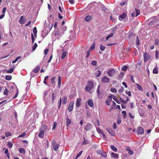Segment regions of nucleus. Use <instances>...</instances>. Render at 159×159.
I'll return each mask as SVG.
<instances>
[{"instance_id":"obj_44","label":"nucleus","mask_w":159,"mask_h":159,"mask_svg":"<svg viewBox=\"0 0 159 159\" xmlns=\"http://www.w3.org/2000/svg\"><path fill=\"white\" fill-rule=\"evenodd\" d=\"M52 26H53L52 24H49L48 25V26L47 27V28H48V29H49V31H50L51 30L52 28Z\"/></svg>"},{"instance_id":"obj_32","label":"nucleus","mask_w":159,"mask_h":159,"mask_svg":"<svg viewBox=\"0 0 159 159\" xmlns=\"http://www.w3.org/2000/svg\"><path fill=\"white\" fill-rule=\"evenodd\" d=\"M100 154L103 157L106 158L107 157L106 153L104 152H101Z\"/></svg>"},{"instance_id":"obj_19","label":"nucleus","mask_w":159,"mask_h":159,"mask_svg":"<svg viewBox=\"0 0 159 159\" xmlns=\"http://www.w3.org/2000/svg\"><path fill=\"white\" fill-rule=\"evenodd\" d=\"M67 102V98L64 96L62 98V104L63 105L66 104Z\"/></svg>"},{"instance_id":"obj_48","label":"nucleus","mask_w":159,"mask_h":159,"mask_svg":"<svg viewBox=\"0 0 159 159\" xmlns=\"http://www.w3.org/2000/svg\"><path fill=\"white\" fill-rule=\"evenodd\" d=\"M116 29H117V27H114L111 29V30H112V31L113 32V34H115L116 33Z\"/></svg>"},{"instance_id":"obj_54","label":"nucleus","mask_w":159,"mask_h":159,"mask_svg":"<svg viewBox=\"0 0 159 159\" xmlns=\"http://www.w3.org/2000/svg\"><path fill=\"white\" fill-rule=\"evenodd\" d=\"M155 44L157 45H159V40L158 39H156L155 40Z\"/></svg>"},{"instance_id":"obj_31","label":"nucleus","mask_w":159,"mask_h":159,"mask_svg":"<svg viewBox=\"0 0 159 159\" xmlns=\"http://www.w3.org/2000/svg\"><path fill=\"white\" fill-rule=\"evenodd\" d=\"M4 88H5L6 89H4V92H3V94L4 95H8V93L9 91L6 88V87H4Z\"/></svg>"},{"instance_id":"obj_56","label":"nucleus","mask_w":159,"mask_h":159,"mask_svg":"<svg viewBox=\"0 0 159 159\" xmlns=\"http://www.w3.org/2000/svg\"><path fill=\"white\" fill-rule=\"evenodd\" d=\"M100 49L102 51H103L105 50V47L104 46H102V45H100Z\"/></svg>"},{"instance_id":"obj_30","label":"nucleus","mask_w":159,"mask_h":159,"mask_svg":"<svg viewBox=\"0 0 159 159\" xmlns=\"http://www.w3.org/2000/svg\"><path fill=\"white\" fill-rule=\"evenodd\" d=\"M111 149L114 152H116L117 151V149L114 145H111Z\"/></svg>"},{"instance_id":"obj_55","label":"nucleus","mask_w":159,"mask_h":159,"mask_svg":"<svg viewBox=\"0 0 159 159\" xmlns=\"http://www.w3.org/2000/svg\"><path fill=\"white\" fill-rule=\"evenodd\" d=\"M128 67L126 66H124L122 68V70L124 71H125L127 70Z\"/></svg>"},{"instance_id":"obj_51","label":"nucleus","mask_w":159,"mask_h":159,"mask_svg":"<svg viewBox=\"0 0 159 159\" xmlns=\"http://www.w3.org/2000/svg\"><path fill=\"white\" fill-rule=\"evenodd\" d=\"M49 78V76H46L45 77V78H44V81H43V83L46 84H47V83L46 82V80L48 79Z\"/></svg>"},{"instance_id":"obj_23","label":"nucleus","mask_w":159,"mask_h":159,"mask_svg":"<svg viewBox=\"0 0 159 159\" xmlns=\"http://www.w3.org/2000/svg\"><path fill=\"white\" fill-rule=\"evenodd\" d=\"M40 67L39 66H37L34 68V72L35 73H37L40 70Z\"/></svg>"},{"instance_id":"obj_8","label":"nucleus","mask_w":159,"mask_h":159,"mask_svg":"<svg viewBox=\"0 0 159 159\" xmlns=\"http://www.w3.org/2000/svg\"><path fill=\"white\" fill-rule=\"evenodd\" d=\"M110 79L107 77V76H105L102 79V81L103 83H107L109 82Z\"/></svg>"},{"instance_id":"obj_14","label":"nucleus","mask_w":159,"mask_h":159,"mask_svg":"<svg viewBox=\"0 0 159 159\" xmlns=\"http://www.w3.org/2000/svg\"><path fill=\"white\" fill-rule=\"evenodd\" d=\"M144 130L143 128L139 127L138 128V132L139 134H142L144 133Z\"/></svg>"},{"instance_id":"obj_38","label":"nucleus","mask_w":159,"mask_h":159,"mask_svg":"<svg viewBox=\"0 0 159 159\" xmlns=\"http://www.w3.org/2000/svg\"><path fill=\"white\" fill-rule=\"evenodd\" d=\"M112 93H116L117 92V90L115 88H112L110 89Z\"/></svg>"},{"instance_id":"obj_50","label":"nucleus","mask_w":159,"mask_h":159,"mask_svg":"<svg viewBox=\"0 0 159 159\" xmlns=\"http://www.w3.org/2000/svg\"><path fill=\"white\" fill-rule=\"evenodd\" d=\"M97 132L99 133L102 134V133L103 132L102 130L100 129V128H98L97 129Z\"/></svg>"},{"instance_id":"obj_59","label":"nucleus","mask_w":159,"mask_h":159,"mask_svg":"<svg viewBox=\"0 0 159 159\" xmlns=\"http://www.w3.org/2000/svg\"><path fill=\"white\" fill-rule=\"evenodd\" d=\"M156 57L157 59H158L159 58V55L158 53V51H156L155 52Z\"/></svg>"},{"instance_id":"obj_16","label":"nucleus","mask_w":159,"mask_h":159,"mask_svg":"<svg viewBox=\"0 0 159 159\" xmlns=\"http://www.w3.org/2000/svg\"><path fill=\"white\" fill-rule=\"evenodd\" d=\"M6 8L5 7L3 8L2 11V15L0 16V19H2L5 16V13L6 12Z\"/></svg>"},{"instance_id":"obj_5","label":"nucleus","mask_w":159,"mask_h":159,"mask_svg":"<svg viewBox=\"0 0 159 159\" xmlns=\"http://www.w3.org/2000/svg\"><path fill=\"white\" fill-rule=\"evenodd\" d=\"M52 143L54 150L57 151L59 148V144L57 143L54 140H52Z\"/></svg>"},{"instance_id":"obj_42","label":"nucleus","mask_w":159,"mask_h":159,"mask_svg":"<svg viewBox=\"0 0 159 159\" xmlns=\"http://www.w3.org/2000/svg\"><path fill=\"white\" fill-rule=\"evenodd\" d=\"M21 58V57H20V56H18V57H16V59L15 60H13L12 61V63H15V62H16V61H17L20 58Z\"/></svg>"},{"instance_id":"obj_39","label":"nucleus","mask_w":159,"mask_h":159,"mask_svg":"<svg viewBox=\"0 0 159 159\" xmlns=\"http://www.w3.org/2000/svg\"><path fill=\"white\" fill-rule=\"evenodd\" d=\"M137 88L140 91H142L143 89L138 84H136Z\"/></svg>"},{"instance_id":"obj_37","label":"nucleus","mask_w":159,"mask_h":159,"mask_svg":"<svg viewBox=\"0 0 159 159\" xmlns=\"http://www.w3.org/2000/svg\"><path fill=\"white\" fill-rule=\"evenodd\" d=\"M126 100H123L122 102V103L123 104H126L127 102L129 100V98L127 96H126Z\"/></svg>"},{"instance_id":"obj_52","label":"nucleus","mask_w":159,"mask_h":159,"mask_svg":"<svg viewBox=\"0 0 159 159\" xmlns=\"http://www.w3.org/2000/svg\"><path fill=\"white\" fill-rule=\"evenodd\" d=\"M84 142L83 143V144L85 145V144L89 143V142L88 141L86 140L85 139L84 137Z\"/></svg>"},{"instance_id":"obj_36","label":"nucleus","mask_w":159,"mask_h":159,"mask_svg":"<svg viewBox=\"0 0 159 159\" xmlns=\"http://www.w3.org/2000/svg\"><path fill=\"white\" fill-rule=\"evenodd\" d=\"M95 43L94 42L92 44V45L91 47H90V48H89V50H92L93 49H94L95 48Z\"/></svg>"},{"instance_id":"obj_26","label":"nucleus","mask_w":159,"mask_h":159,"mask_svg":"<svg viewBox=\"0 0 159 159\" xmlns=\"http://www.w3.org/2000/svg\"><path fill=\"white\" fill-rule=\"evenodd\" d=\"M19 93V91L18 88L16 89V93L15 95L12 98V99H15L16 98V97L17 96V95Z\"/></svg>"},{"instance_id":"obj_10","label":"nucleus","mask_w":159,"mask_h":159,"mask_svg":"<svg viewBox=\"0 0 159 159\" xmlns=\"http://www.w3.org/2000/svg\"><path fill=\"white\" fill-rule=\"evenodd\" d=\"M144 61L146 62L149 60L150 57L149 55L147 53L145 52L144 53Z\"/></svg>"},{"instance_id":"obj_4","label":"nucleus","mask_w":159,"mask_h":159,"mask_svg":"<svg viewBox=\"0 0 159 159\" xmlns=\"http://www.w3.org/2000/svg\"><path fill=\"white\" fill-rule=\"evenodd\" d=\"M55 35L57 36L58 39L63 34V31L62 30H60V29H58L54 31Z\"/></svg>"},{"instance_id":"obj_11","label":"nucleus","mask_w":159,"mask_h":159,"mask_svg":"<svg viewBox=\"0 0 159 159\" xmlns=\"http://www.w3.org/2000/svg\"><path fill=\"white\" fill-rule=\"evenodd\" d=\"M106 130L111 135L114 136L116 135L115 133L111 129L107 128Z\"/></svg>"},{"instance_id":"obj_6","label":"nucleus","mask_w":159,"mask_h":159,"mask_svg":"<svg viewBox=\"0 0 159 159\" xmlns=\"http://www.w3.org/2000/svg\"><path fill=\"white\" fill-rule=\"evenodd\" d=\"M107 73L109 76L112 77L115 75V71L114 69H110L107 71Z\"/></svg>"},{"instance_id":"obj_18","label":"nucleus","mask_w":159,"mask_h":159,"mask_svg":"<svg viewBox=\"0 0 159 159\" xmlns=\"http://www.w3.org/2000/svg\"><path fill=\"white\" fill-rule=\"evenodd\" d=\"M48 94V92L47 91H46L44 92L43 94V100L45 101V103L48 101V100L47 98H46L45 97Z\"/></svg>"},{"instance_id":"obj_57","label":"nucleus","mask_w":159,"mask_h":159,"mask_svg":"<svg viewBox=\"0 0 159 159\" xmlns=\"http://www.w3.org/2000/svg\"><path fill=\"white\" fill-rule=\"evenodd\" d=\"M91 64L93 66H96L97 64V62L95 60L92 61L91 62Z\"/></svg>"},{"instance_id":"obj_7","label":"nucleus","mask_w":159,"mask_h":159,"mask_svg":"<svg viewBox=\"0 0 159 159\" xmlns=\"http://www.w3.org/2000/svg\"><path fill=\"white\" fill-rule=\"evenodd\" d=\"M74 104V103L73 102H70L69 105L68 107V112H70L73 109Z\"/></svg>"},{"instance_id":"obj_25","label":"nucleus","mask_w":159,"mask_h":159,"mask_svg":"<svg viewBox=\"0 0 159 159\" xmlns=\"http://www.w3.org/2000/svg\"><path fill=\"white\" fill-rule=\"evenodd\" d=\"M101 71L98 70L95 72V76L96 77H98L101 75Z\"/></svg>"},{"instance_id":"obj_46","label":"nucleus","mask_w":159,"mask_h":159,"mask_svg":"<svg viewBox=\"0 0 159 159\" xmlns=\"http://www.w3.org/2000/svg\"><path fill=\"white\" fill-rule=\"evenodd\" d=\"M37 46H38V45L37 44V43H35L34 44V45L32 48V51H34L36 49Z\"/></svg>"},{"instance_id":"obj_43","label":"nucleus","mask_w":159,"mask_h":159,"mask_svg":"<svg viewBox=\"0 0 159 159\" xmlns=\"http://www.w3.org/2000/svg\"><path fill=\"white\" fill-rule=\"evenodd\" d=\"M14 70V68H11L9 70L7 71V73H11L13 72Z\"/></svg>"},{"instance_id":"obj_33","label":"nucleus","mask_w":159,"mask_h":159,"mask_svg":"<svg viewBox=\"0 0 159 159\" xmlns=\"http://www.w3.org/2000/svg\"><path fill=\"white\" fill-rule=\"evenodd\" d=\"M61 80L60 76H58V86L60 88L61 85Z\"/></svg>"},{"instance_id":"obj_24","label":"nucleus","mask_w":159,"mask_h":159,"mask_svg":"<svg viewBox=\"0 0 159 159\" xmlns=\"http://www.w3.org/2000/svg\"><path fill=\"white\" fill-rule=\"evenodd\" d=\"M33 31L35 37H36L37 36V28L36 27H34L33 29Z\"/></svg>"},{"instance_id":"obj_29","label":"nucleus","mask_w":159,"mask_h":159,"mask_svg":"<svg viewBox=\"0 0 159 159\" xmlns=\"http://www.w3.org/2000/svg\"><path fill=\"white\" fill-rule=\"evenodd\" d=\"M111 155L112 157L114 158H117L118 157V154L116 153H115L114 152H112L111 153Z\"/></svg>"},{"instance_id":"obj_22","label":"nucleus","mask_w":159,"mask_h":159,"mask_svg":"<svg viewBox=\"0 0 159 159\" xmlns=\"http://www.w3.org/2000/svg\"><path fill=\"white\" fill-rule=\"evenodd\" d=\"M88 105L90 107H93V101L91 99H89L88 101Z\"/></svg>"},{"instance_id":"obj_63","label":"nucleus","mask_w":159,"mask_h":159,"mask_svg":"<svg viewBox=\"0 0 159 159\" xmlns=\"http://www.w3.org/2000/svg\"><path fill=\"white\" fill-rule=\"evenodd\" d=\"M66 28L65 27H62L61 29H60V30H62V31H63V34L64 33V32L66 30Z\"/></svg>"},{"instance_id":"obj_64","label":"nucleus","mask_w":159,"mask_h":159,"mask_svg":"<svg viewBox=\"0 0 159 159\" xmlns=\"http://www.w3.org/2000/svg\"><path fill=\"white\" fill-rule=\"evenodd\" d=\"M128 153H129L131 155H132L133 153H134V152L132 150H130L129 151H128Z\"/></svg>"},{"instance_id":"obj_34","label":"nucleus","mask_w":159,"mask_h":159,"mask_svg":"<svg viewBox=\"0 0 159 159\" xmlns=\"http://www.w3.org/2000/svg\"><path fill=\"white\" fill-rule=\"evenodd\" d=\"M135 11H136V15L135 16L137 17L138 16H139L140 14V11L139 10H138L137 9H135Z\"/></svg>"},{"instance_id":"obj_2","label":"nucleus","mask_w":159,"mask_h":159,"mask_svg":"<svg viewBox=\"0 0 159 159\" xmlns=\"http://www.w3.org/2000/svg\"><path fill=\"white\" fill-rule=\"evenodd\" d=\"M88 85L85 88V90L86 91L89 92L94 87V83L92 81H89L88 82Z\"/></svg>"},{"instance_id":"obj_60","label":"nucleus","mask_w":159,"mask_h":159,"mask_svg":"<svg viewBox=\"0 0 159 159\" xmlns=\"http://www.w3.org/2000/svg\"><path fill=\"white\" fill-rule=\"evenodd\" d=\"M31 39H32V43H34V35H33V33L31 34Z\"/></svg>"},{"instance_id":"obj_58","label":"nucleus","mask_w":159,"mask_h":159,"mask_svg":"<svg viewBox=\"0 0 159 159\" xmlns=\"http://www.w3.org/2000/svg\"><path fill=\"white\" fill-rule=\"evenodd\" d=\"M26 134V133L25 132H24L22 134H20V135L19 136V137H23L25 136V135Z\"/></svg>"},{"instance_id":"obj_62","label":"nucleus","mask_w":159,"mask_h":159,"mask_svg":"<svg viewBox=\"0 0 159 159\" xmlns=\"http://www.w3.org/2000/svg\"><path fill=\"white\" fill-rule=\"evenodd\" d=\"M82 152H83L82 151H81L80 152L76 155L77 157H79L81 156V154H82Z\"/></svg>"},{"instance_id":"obj_40","label":"nucleus","mask_w":159,"mask_h":159,"mask_svg":"<svg viewBox=\"0 0 159 159\" xmlns=\"http://www.w3.org/2000/svg\"><path fill=\"white\" fill-rule=\"evenodd\" d=\"M12 143L11 142H8L7 143V146L9 148H11L12 147Z\"/></svg>"},{"instance_id":"obj_9","label":"nucleus","mask_w":159,"mask_h":159,"mask_svg":"<svg viewBox=\"0 0 159 159\" xmlns=\"http://www.w3.org/2000/svg\"><path fill=\"white\" fill-rule=\"evenodd\" d=\"M92 127V124L90 123H88L84 127V129L86 131H88V130L90 129Z\"/></svg>"},{"instance_id":"obj_3","label":"nucleus","mask_w":159,"mask_h":159,"mask_svg":"<svg viewBox=\"0 0 159 159\" xmlns=\"http://www.w3.org/2000/svg\"><path fill=\"white\" fill-rule=\"evenodd\" d=\"M49 96V98H51V104H53L56 98V93H54L53 92H51Z\"/></svg>"},{"instance_id":"obj_49","label":"nucleus","mask_w":159,"mask_h":159,"mask_svg":"<svg viewBox=\"0 0 159 159\" xmlns=\"http://www.w3.org/2000/svg\"><path fill=\"white\" fill-rule=\"evenodd\" d=\"M55 78H56V77H52V78L51 79V83L53 84H55Z\"/></svg>"},{"instance_id":"obj_47","label":"nucleus","mask_w":159,"mask_h":159,"mask_svg":"<svg viewBox=\"0 0 159 159\" xmlns=\"http://www.w3.org/2000/svg\"><path fill=\"white\" fill-rule=\"evenodd\" d=\"M66 53H67L66 52H63L62 54V57H61L62 59H63L65 57H66Z\"/></svg>"},{"instance_id":"obj_35","label":"nucleus","mask_w":159,"mask_h":159,"mask_svg":"<svg viewBox=\"0 0 159 159\" xmlns=\"http://www.w3.org/2000/svg\"><path fill=\"white\" fill-rule=\"evenodd\" d=\"M158 68L156 67L153 70V73L154 74H157L158 73Z\"/></svg>"},{"instance_id":"obj_17","label":"nucleus","mask_w":159,"mask_h":159,"mask_svg":"<svg viewBox=\"0 0 159 159\" xmlns=\"http://www.w3.org/2000/svg\"><path fill=\"white\" fill-rule=\"evenodd\" d=\"M19 22L21 24H23L25 23L24 17L23 16H22L20 17L19 20Z\"/></svg>"},{"instance_id":"obj_53","label":"nucleus","mask_w":159,"mask_h":159,"mask_svg":"<svg viewBox=\"0 0 159 159\" xmlns=\"http://www.w3.org/2000/svg\"><path fill=\"white\" fill-rule=\"evenodd\" d=\"M121 113L123 115V117L124 118H125L126 117V111H123L121 112Z\"/></svg>"},{"instance_id":"obj_15","label":"nucleus","mask_w":159,"mask_h":159,"mask_svg":"<svg viewBox=\"0 0 159 159\" xmlns=\"http://www.w3.org/2000/svg\"><path fill=\"white\" fill-rule=\"evenodd\" d=\"M112 101V98L111 96H109L108 97L107 100L106 101V102L107 103V105H110V103Z\"/></svg>"},{"instance_id":"obj_61","label":"nucleus","mask_w":159,"mask_h":159,"mask_svg":"<svg viewBox=\"0 0 159 159\" xmlns=\"http://www.w3.org/2000/svg\"><path fill=\"white\" fill-rule=\"evenodd\" d=\"M90 54V50H89V51H88L87 53H86V58H88L89 57V55Z\"/></svg>"},{"instance_id":"obj_13","label":"nucleus","mask_w":159,"mask_h":159,"mask_svg":"<svg viewBox=\"0 0 159 159\" xmlns=\"http://www.w3.org/2000/svg\"><path fill=\"white\" fill-rule=\"evenodd\" d=\"M81 98H77L76 100V105L77 107H79L81 105Z\"/></svg>"},{"instance_id":"obj_45","label":"nucleus","mask_w":159,"mask_h":159,"mask_svg":"<svg viewBox=\"0 0 159 159\" xmlns=\"http://www.w3.org/2000/svg\"><path fill=\"white\" fill-rule=\"evenodd\" d=\"M113 100L115 101L117 103H118V104H119L120 103V102H119V100L117 98L116 96H114L113 97Z\"/></svg>"},{"instance_id":"obj_28","label":"nucleus","mask_w":159,"mask_h":159,"mask_svg":"<svg viewBox=\"0 0 159 159\" xmlns=\"http://www.w3.org/2000/svg\"><path fill=\"white\" fill-rule=\"evenodd\" d=\"M19 151L20 153L25 154V150L22 148H20L19 149Z\"/></svg>"},{"instance_id":"obj_41","label":"nucleus","mask_w":159,"mask_h":159,"mask_svg":"<svg viewBox=\"0 0 159 159\" xmlns=\"http://www.w3.org/2000/svg\"><path fill=\"white\" fill-rule=\"evenodd\" d=\"M5 134L6 137H8L11 135V134L10 132H6L5 133Z\"/></svg>"},{"instance_id":"obj_12","label":"nucleus","mask_w":159,"mask_h":159,"mask_svg":"<svg viewBox=\"0 0 159 159\" xmlns=\"http://www.w3.org/2000/svg\"><path fill=\"white\" fill-rule=\"evenodd\" d=\"M126 16V14L124 12L119 16V19L120 20H122Z\"/></svg>"},{"instance_id":"obj_20","label":"nucleus","mask_w":159,"mask_h":159,"mask_svg":"<svg viewBox=\"0 0 159 159\" xmlns=\"http://www.w3.org/2000/svg\"><path fill=\"white\" fill-rule=\"evenodd\" d=\"M71 123V120L68 118H66V126L68 127L69 125Z\"/></svg>"},{"instance_id":"obj_1","label":"nucleus","mask_w":159,"mask_h":159,"mask_svg":"<svg viewBox=\"0 0 159 159\" xmlns=\"http://www.w3.org/2000/svg\"><path fill=\"white\" fill-rule=\"evenodd\" d=\"M46 129L44 125H42L41 127L39 129V133L38 136L40 138H43L44 136L45 130Z\"/></svg>"},{"instance_id":"obj_27","label":"nucleus","mask_w":159,"mask_h":159,"mask_svg":"<svg viewBox=\"0 0 159 159\" xmlns=\"http://www.w3.org/2000/svg\"><path fill=\"white\" fill-rule=\"evenodd\" d=\"M5 79L7 80H10L12 79V76L10 75H6Z\"/></svg>"},{"instance_id":"obj_21","label":"nucleus","mask_w":159,"mask_h":159,"mask_svg":"<svg viewBox=\"0 0 159 159\" xmlns=\"http://www.w3.org/2000/svg\"><path fill=\"white\" fill-rule=\"evenodd\" d=\"M92 19V17L91 16L88 15L86 16L84 18V20L87 21H89Z\"/></svg>"}]
</instances>
